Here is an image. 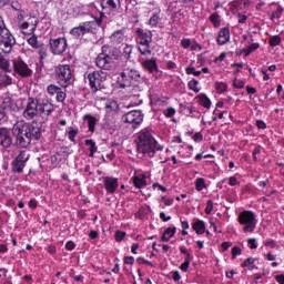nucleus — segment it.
Here are the masks:
<instances>
[{
  "label": "nucleus",
  "instance_id": "49530a36",
  "mask_svg": "<svg viewBox=\"0 0 284 284\" xmlns=\"http://www.w3.org/2000/svg\"><path fill=\"white\" fill-rule=\"evenodd\" d=\"M55 94H57L55 97L57 101H59L60 103H63V101H65L67 94L65 92L61 91V89Z\"/></svg>",
  "mask_w": 284,
  "mask_h": 284
},
{
  "label": "nucleus",
  "instance_id": "72a5a7b5",
  "mask_svg": "<svg viewBox=\"0 0 284 284\" xmlns=\"http://www.w3.org/2000/svg\"><path fill=\"white\" fill-rule=\"evenodd\" d=\"M139 47V52L143 55L146 57V54H152V50H150V44H140Z\"/></svg>",
  "mask_w": 284,
  "mask_h": 284
},
{
  "label": "nucleus",
  "instance_id": "69168bd1",
  "mask_svg": "<svg viewBox=\"0 0 284 284\" xmlns=\"http://www.w3.org/2000/svg\"><path fill=\"white\" fill-rule=\"evenodd\" d=\"M172 275H173V281H175V283H179V281H181V273H179V271H173Z\"/></svg>",
  "mask_w": 284,
  "mask_h": 284
},
{
  "label": "nucleus",
  "instance_id": "20e7f679",
  "mask_svg": "<svg viewBox=\"0 0 284 284\" xmlns=\"http://www.w3.org/2000/svg\"><path fill=\"white\" fill-rule=\"evenodd\" d=\"M72 68L70 64H59L55 67V79L62 88H68L72 83Z\"/></svg>",
  "mask_w": 284,
  "mask_h": 284
},
{
  "label": "nucleus",
  "instance_id": "39448f33",
  "mask_svg": "<svg viewBox=\"0 0 284 284\" xmlns=\"http://www.w3.org/2000/svg\"><path fill=\"white\" fill-rule=\"evenodd\" d=\"M0 37V57L2 54H10L12 48L17 45V39H14V36L10 31H2Z\"/></svg>",
  "mask_w": 284,
  "mask_h": 284
},
{
  "label": "nucleus",
  "instance_id": "412c9836",
  "mask_svg": "<svg viewBox=\"0 0 284 284\" xmlns=\"http://www.w3.org/2000/svg\"><path fill=\"white\" fill-rule=\"evenodd\" d=\"M141 65L143 70H146L148 72H159V67L156 65V58H151L149 60H142Z\"/></svg>",
  "mask_w": 284,
  "mask_h": 284
},
{
  "label": "nucleus",
  "instance_id": "37998d69",
  "mask_svg": "<svg viewBox=\"0 0 284 284\" xmlns=\"http://www.w3.org/2000/svg\"><path fill=\"white\" fill-rule=\"evenodd\" d=\"M164 114L168 119H172V116H174L176 114V109L175 108H168L164 111Z\"/></svg>",
  "mask_w": 284,
  "mask_h": 284
},
{
  "label": "nucleus",
  "instance_id": "de8ad7c7",
  "mask_svg": "<svg viewBox=\"0 0 284 284\" xmlns=\"http://www.w3.org/2000/svg\"><path fill=\"white\" fill-rule=\"evenodd\" d=\"M213 210H214V202L212 200H209L206 202L205 214H212Z\"/></svg>",
  "mask_w": 284,
  "mask_h": 284
},
{
  "label": "nucleus",
  "instance_id": "7c9ffc66",
  "mask_svg": "<svg viewBox=\"0 0 284 284\" xmlns=\"http://www.w3.org/2000/svg\"><path fill=\"white\" fill-rule=\"evenodd\" d=\"M149 24L152 26V28L161 26V17L158 13L153 14L149 20Z\"/></svg>",
  "mask_w": 284,
  "mask_h": 284
},
{
  "label": "nucleus",
  "instance_id": "bb28decb",
  "mask_svg": "<svg viewBox=\"0 0 284 284\" xmlns=\"http://www.w3.org/2000/svg\"><path fill=\"white\" fill-rule=\"evenodd\" d=\"M84 145H87L90 150L89 156L91 159L94 158V153L99 150V148H97V142H94V140H85Z\"/></svg>",
  "mask_w": 284,
  "mask_h": 284
},
{
  "label": "nucleus",
  "instance_id": "4c0bfd02",
  "mask_svg": "<svg viewBox=\"0 0 284 284\" xmlns=\"http://www.w3.org/2000/svg\"><path fill=\"white\" fill-rule=\"evenodd\" d=\"M0 68L4 72H8L10 69V62H8V60H6L3 57H0Z\"/></svg>",
  "mask_w": 284,
  "mask_h": 284
},
{
  "label": "nucleus",
  "instance_id": "bf43d9fd",
  "mask_svg": "<svg viewBox=\"0 0 284 284\" xmlns=\"http://www.w3.org/2000/svg\"><path fill=\"white\" fill-rule=\"evenodd\" d=\"M180 270L187 272V270H190V260H185V262L181 264Z\"/></svg>",
  "mask_w": 284,
  "mask_h": 284
},
{
  "label": "nucleus",
  "instance_id": "f257e3e1",
  "mask_svg": "<svg viewBox=\"0 0 284 284\" xmlns=\"http://www.w3.org/2000/svg\"><path fill=\"white\" fill-rule=\"evenodd\" d=\"M52 112H54V105L50 101L29 98L23 111V118L28 121L40 119V123H45Z\"/></svg>",
  "mask_w": 284,
  "mask_h": 284
},
{
  "label": "nucleus",
  "instance_id": "9d476101",
  "mask_svg": "<svg viewBox=\"0 0 284 284\" xmlns=\"http://www.w3.org/2000/svg\"><path fill=\"white\" fill-rule=\"evenodd\" d=\"M19 123L21 124L22 130H24L26 134L29 135L31 141H39V139H41V136L43 135L41 126L37 125V123Z\"/></svg>",
  "mask_w": 284,
  "mask_h": 284
},
{
  "label": "nucleus",
  "instance_id": "a211bd4d",
  "mask_svg": "<svg viewBox=\"0 0 284 284\" xmlns=\"http://www.w3.org/2000/svg\"><path fill=\"white\" fill-rule=\"evenodd\" d=\"M103 183H104V189L109 194H114V192H116L119 187V179L116 178L106 176L104 178Z\"/></svg>",
  "mask_w": 284,
  "mask_h": 284
},
{
  "label": "nucleus",
  "instance_id": "f8f14e48",
  "mask_svg": "<svg viewBox=\"0 0 284 284\" xmlns=\"http://www.w3.org/2000/svg\"><path fill=\"white\" fill-rule=\"evenodd\" d=\"M13 70L19 74V77H22V79H27L28 77H32V71L30 67L23 60H14L13 61Z\"/></svg>",
  "mask_w": 284,
  "mask_h": 284
},
{
  "label": "nucleus",
  "instance_id": "f3484780",
  "mask_svg": "<svg viewBox=\"0 0 284 284\" xmlns=\"http://www.w3.org/2000/svg\"><path fill=\"white\" fill-rule=\"evenodd\" d=\"M0 145L6 149L12 145V135H10V131L6 128H0Z\"/></svg>",
  "mask_w": 284,
  "mask_h": 284
},
{
  "label": "nucleus",
  "instance_id": "cd10ccee",
  "mask_svg": "<svg viewBox=\"0 0 284 284\" xmlns=\"http://www.w3.org/2000/svg\"><path fill=\"white\" fill-rule=\"evenodd\" d=\"M133 185L138 189L145 187L148 185V182L145 181V178L141 175L133 176Z\"/></svg>",
  "mask_w": 284,
  "mask_h": 284
},
{
  "label": "nucleus",
  "instance_id": "ea45409f",
  "mask_svg": "<svg viewBox=\"0 0 284 284\" xmlns=\"http://www.w3.org/2000/svg\"><path fill=\"white\" fill-rule=\"evenodd\" d=\"M203 187H205V180L203 178H199L195 181V189L197 190V192H201Z\"/></svg>",
  "mask_w": 284,
  "mask_h": 284
},
{
  "label": "nucleus",
  "instance_id": "473e14b6",
  "mask_svg": "<svg viewBox=\"0 0 284 284\" xmlns=\"http://www.w3.org/2000/svg\"><path fill=\"white\" fill-rule=\"evenodd\" d=\"M12 83V78L8 74H1L0 75V85H10Z\"/></svg>",
  "mask_w": 284,
  "mask_h": 284
},
{
  "label": "nucleus",
  "instance_id": "0e129e2a",
  "mask_svg": "<svg viewBox=\"0 0 284 284\" xmlns=\"http://www.w3.org/2000/svg\"><path fill=\"white\" fill-rule=\"evenodd\" d=\"M261 154V148H255L254 150H253V159H254V161H258V155Z\"/></svg>",
  "mask_w": 284,
  "mask_h": 284
},
{
  "label": "nucleus",
  "instance_id": "c9c22d12",
  "mask_svg": "<svg viewBox=\"0 0 284 284\" xmlns=\"http://www.w3.org/2000/svg\"><path fill=\"white\" fill-rule=\"evenodd\" d=\"M268 43L271 48H276V45H281V38L278 36H273L268 39Z\"/></svg>",
  "mask_w": 284,
  "mask_h": 284
},
{
  "label": "nucleus",
  "instance_id": "c756f323",
  "mask_svg": "<svg viewBox=\"0 0 284 284\" xmlns=\"http://www.w3.org/2000/svg\"><path fill=\"white\" fill-rule=\"evenodd\" d=\"M29 31L24 32L26 34H34V30H37V26H39V19L30 18L29 21Z\"/></svg>",
  "mask_w": 284,
  "mask_h": 284
},
{
  "label": "nucleus",
  "instance_id": "ddd939ff",
  "mask_svg": "<svg viewBox=\"0 0 284 284\" xmlns=\"http://www.w3.org/2000/svg\"><path fill=\"white\" fill-rule=\"evenodd\" d=\"M26 163H28V156H26V151H21L12 161L13 172L21 174V172H23V168H26Z\"/></svg>",
  "mask_w": 284,
  "mask_h": 284
},
{
  "label": "nucleus",
  "instance_id": "e2e57ef3",
  "mask_svg": "<svg viewBox=\"0 0 284 284\" xmlns=\"http://www.w3.org/2000/svg\"><path fill=\"white\" fill-rule=\"evenodd\" d=\"M11 8L16 10L17 12H21V4L17 1L11 2Z\"/></svg>",
  "mask_w": 284,
  "mask_h": 284
},
{
  "label": "nucleus",
  "instance_id": "dca6fc26",
  "mask_svg": "<svg viewBox=\"0 0 284 284\" xmlns=\"http://www.w3.org/2000/svg\"><path fill=\"white\" fill-rule=\"evenodd\" d=\"M136 36L139 45H150L152 43V31L138 29Z\"/></svg>",
  "mask_w": 284,
  "mask_h": 284
},
{
  "label": "nucleus",
  "instance_id": "423d86ee",
  "mask_svg": "<svg viewBox=\"0 0 284 284\" xmlns=\"http://www.w3.org/2000/svg\"><path fill=\"white\" fill-rule=\"evenodd\" d=\"M239 223L244 225L243 232H254L256 229V216L252 211H244L239 215Z\"/></svg>",
  "mask_w": 284,
  "mask_h": 284
},
{
  "label": "nucleus",
  "instance_id": "4468645a",
  "mask_svg": "<svg viewBox=\"0 0 284 284\" xmlns=\"http://www.w3.org/2000/svg\"><path fill=\"white\" fill-rule=\"evenodd\" d=\"M84 26V32L91 34H100L101 32V20L94 19L92 21L82 22Z\"/></svg>",
  "mask_w": 284,
  "mask_h": 284
},
{
  "label": "nucleus",
  "instance_id": "aec40b11",
  "mask_svg": "<svg viewBox=\"0 0 284 284\" xmlns=\"http://www.w3.org/2000/svg\"><path fill=\"white\" fill-rule=\"evenodd\" d=\"M95 65L101 70H110L112 62L103 53H100L95 59Z\"/></svg>",
  "mask_w": 284,
  "mask_h": 284
},
{
  "label": "nucleus",
  "instance_id": "a878e982",
  "mask_svg": "<svg viewBox=\"0 0 284 284\" xmlns=\"http://www.w3.org/2000/svg\"><path fill=\"white\" fill-rule=\"evenodd\" d=\"M70 34H72V37H75V39H79V37H83V34H87L84 24L81 23L79 27L71 29Z\"/></svg>",
  "mask_w": 284,
  "mask_h": 284
},
{
  "label": "nucleus",
  "instance_id": "f704fd0d",
  "mask_svg": "<svg viewBox=\"0 0 284 284\" xmlns=\"http://www.w3.org/2000/svg\"><path fill=\"white\" fill-rule=\"evenodd\" d=\"M200 101H201V104L203 105V108L210 109L212 106V101H210V98H207V95H205V94H202L200 97Z\"/></svg>",
  "mask_w": 284,
  "mask_h": 284
},
{
  "label": "nucleus",
  "instance_id": "5701e85b",
  "mask_svg": "<svg viewBox=\"0 0 284 284\" xmlns=\"http://www.w3.org/2000/svg\"><path fill=\"white\" fill-rule=\"evenodd\" d=\"M227 41H230V28H223L220 30L217 43L219 45H225Z\"/></svg>",
  "mask_w": 284,
  "mask_h": 284
},
{
  "label": "nucleus",
  "instance_id": "864d4df0",
  "mask_svg": "<svg viewBox=\"0 0 284 284\" xmlns=\"http://www.w3.org/2000/svg\"><path fill=\"white\" fill-rule=\"evenodd\" d=\"M258 48H261V44H258V43H252V44L248 45V48H247V54H252V52H255V50H258Z\"/></svg>",
  "mask_w": 284,
  "mask_h": 284
},
{
  "label": "nucleus",
  "instance_id": "5fc2aeb1",
  "mask_svg": "<svg viewBox=\"0 0 284 284\" xmlns=\"http://www.w3.org/2000/svg\"><path fill=\"white\" fill-rule=\"evenodd\" d=\"M125 239V232L123 231H118L115 232V241L121 242Z\"/></svg>",
  "mask_w": 284,
  "mask_h": 284
},
{
  "label": "nucleus",
  "instance_id": "a18cd8bd",
  "mask_svg": "<svg viewBox=\"0 0 284 284\" xmlns=\"http://www.w3.org/2000/svg\"><path fill=\"white\" fill-rule=\"evenodd\" d=\"M210 19L214 26H219L221 23V17L219 16V13L211 14Z\"/></svg>",
  "mask_w": 284,
  "mask_h": 284
},
{
  "label": "nucleus",
  "instance_id": "8fccbe9b",
  "mask_svg": "<svg viewBox=\"0 0 284 284\" xmlns=\"http://www.w3.org/2000/svg\"><path fill=\"white\" fill-rule=\"evenodd\" d=\"M132 54V45L126 44L123 49V55L126 59H130V55Z\"/></svg>",
  "mask_w": 284,
  "mask_h": 284
},
{
  "label": "nucleus",
  "instance_id": "6e6552de",
  "mask_svg": "<svg viewBox=\"0 0 284 284\" xmlns=\"http://www.w3.org/2000/svg\"><path fill=\"white\" fill-rule=\"evenodd\" d=\"M88 79L91 85V90H93V92H99V90H102L103 88L106 75L104 72L93 71L88 74Z\"/></svg>",
  "mask_w": 284,
  "mask_h": 284
},
{
  "label": "nucleus",
  "instance_id": "b1692460",
  "mask_svg": "<svg viewBox=\"0 0 284 284\" xmlns=\"http://www.w3.org/2000/svg\"><path fill=\"white\" fill-rule=\"evenodd\" d=\"M174 234H176V226L168 227L164 230V233L161 236V241H163L164 243H168V241H170V239H172Z\"/></svg>",
  "mask_w": 284,
  "mask_h": 284
},
{
  "label": "nucleus",
  "instance_id": "58836bf2",
  "mask_svg": "<svg viewBox=\"0 0 284 284\" xmlns=\"http://www.w3.org/2000/svg\"><path fill=\"white\" fill-rule=\"evenodd\" d=\"M199 80L193 79L189 82V90H193V92H201V89H197Z\"/></svg>",
  "mask_w": 284,
  "mask_h": 284
},
{
  "label": "nucleus",
  "instance_id": "0eeeda50",
  "mask_svg": "<svg viewBox=\"0 0 284 284\" xmlns=\"http://www.w3.org/2000/svg\"><path fill=\"white\" fill-rule=\"evenodd\" d=\"M13 136H16V145L18 148H28L32 140L26 134L24 129L21 126L20 122L16 123L13 126Z\"/></svg>",
  "mask_w": 284,
  "mask_h": 284
},
{
  "label": "nucleus",
  "instance_id": "774afa93",
  "mask_svg": "<svg viewBox=\"0 0 284 284\" xmlns=\"http://www.w3.org/2000/svg\"><path fill=\"white\" fill-rule=\"evenodd\" d=\"M275 278H276L277 283L284 284V275H276Z\"/></svg>",
  "mask_w": 284,
  "mask_h": 284
},
{
  "label": "nucleus",
  "instance_id": "c85d7f7f",
  "mask_svg": "<svg viewBox=\"0 0 284 284\" xmlns=\"http://www.w3.org/2000/svg\"><path fill=\"white\" fill-rule=\"evenodd\" d=\"M84 121H88L89 132H94V128L97 126V118L87 114L83 116Z\"/></svg>",
  "mask_w": 284,
  "mask_h": 284
},
{
  "label": "nucleus",
  "instance_id": "c03bdc74",
  "mask_svg": "<svg viewBox=\"0 0 284 284\" xmlns=\"http://www.w3.org/2000/svg\"><path fill=\"white\" fill-rule=\"evenodd\" d=\"M202 71H196L194 67L186 68V74H194V77H201Z\"/></svg>",
  "mask_w": 284,
  "mask_h": 284
},
{
  "label": "nucleus",
  "instance_id": "09e8293b",
  "mask_svg": "<svg viewBox=\"0 0 284 284\" xmlns=\"http://www.w3.org/2000/svg\"><path fill=\"white\" fill-rule=\"evenodd\" d=\"M60 90H61V88H59L54 84H51L48 87L49 94H58Z\"/></svg>",
  "mask_w": 284,
  "mask_h": 284
},
{
  "label": "nucleus",
  "instance_id": "6e6d98bb",
  "mask_svg": "<svg viewBox=\"0 0 284 284\" xmlns=\"http://www.w3.org/2000/svg\"><path fill=\"white\" fill-rule=\"evenodd\" d=\"M241 254H242L241 247L234 246L232 248V256H233V258H236V256H241Z\"/></svg>",
  "mask_w": 284,
  "mask_h": 284
},
{
  "label": "nucleus",
  "instance_id": "4d7b16f0",
  "mask_svg": "<svg viewBox=\"0 0 284 284\" xmlns=\"http://www.w3.org/2000/svg\"><path fill=\"white\" fill-rule=\"evenodd\" d=\"M234 88L242 89L245 88V82L243 80H234L233 82Z\"/></svg>",
  "mask_w": 284,
  "mask_h": 284
},
{
  "label": "nucleus",
  "instance_id": "7ed1b4c3",
  "mask_svg": "<svg viewBox=\"0 0 284 284\" xmlns=\"http://www.w3.org/2000/svg\"><path fill=\"white\" fill-rule=\"evenodd\" d=\"M141 81H143V77H141V72L136 69H123L120 77H118V85L122 90L132 88L134 83H141Z\"/></svg>",
  "mask_w": 284,
  "mask_h": 284
},
{
  "label": "nucleus",
  "instance_id": "2f4dec72",
  "mask_svg": "<svg viewBox=\"0 0 284 284\" xmlns=\"http://www.w3.org/2000/svg\"><path fill=\"white\" fill-rule=\"evenodd\" d=\"M254 257H247L243 263L242 267H247V270L252 271L254 270Z\"/></svg>",
  "mask_w": 284,
  "mask_h": 284
},
{
  "label": "nucleus",
  "instance_id": "393cba45",
  "mask_svg": "<svg viewBox=\"0 0 284 284\" xmlns=\"http://www.w3.org/2000/svg\"><path fill=\"white\" fill-rule=\"evenodd\" d=\"M192 227L196 234H205V222L203 220L195 221Z\"/></svg>",
  "mask_w": 284,
  "mask_h": 284
},
{
  "label": "nucleus",
  "instance_id": "a19ab883",
  "mask_svg": "<svg viewBox=\"0 0 284 284\" xmlns=\"http://www.w3.org/2000/svg\"><path fill=\"white\" fill-rule=\"evenodd\" d=\"M77 134H79V130L77 129H70L68 139H70L73 143H77Z\"/></svg>",
  "mask_w": 284,
  "mask_h": 284
},
{
  "label": "nucleus",
  "instance_id": "3c124183",
  "mask_svg": "<svg viewBox=\"0 0 284 284\" xmlns=\"http://www.w3.org/2000/svg\"><path fill=\"white\" fill-rule=\"evenodd\" d=\"M136 263H139V265H150L151 267L154 266V264H152V262H150L143 257H138Z\"/></svg>",
  "mask_w": 284,
  "mask_h": 284
},
{
  "label": "nucleus",
  "instance_id": "9b49d317",
  "mask_svg": "<svg viewBox=\"0 0 284 284\" xmlns=\"http://www.w3.org/2000/svg\"><path fill=\"white\" fill-rule=\"evenodd\" d=\"M49 44L53 54H63L68 48V40L65 38L50 39Z\"/></svg>",
  "mask_w": 284,
  "mask_h": 284
},
{
  "label": "nucleus",
  "instance_id": "052dcab7",
  "mask_svg": "<svg viewBox=\"0 0 284 284\" xmlns=\"http://www.w3.org/2000/svg\"><path fill=\"white\" fill-rule=\"evenodd\" d=\"M20 28L21 30H23V34H26V32H30V30H28V28H30V22H20Z\"/></svg>",
  "mask_w": 284,
  "mask_h": 284
},
{
  "label": "nucleus",
  "instance_id": "6ab92c4d",
  "mask_svg": "<svg viewBox=\"0 0 284 284\" xmlns=\"http://www.w3.org/2000/svg\"><path fill=\"white\" fill-rule=\"evenodd\" d=\"M105 58H108L111 63H114L116 59H119V49L116 48H110L108 45L102 47V52H101Z\"/></svg>",
  "mask_w": 284,
  "mask_h": 284
},
{
  "label": "nucleus",
  "instance_id": "338daca9",
  "mask_svg": "<svg viewBox=\"0 0 284 284\" xmlns=\"http://www.w3.org/2000/svg\"><path fill=\"white\" fill-rule=\"evenodd\" d=\"M248 245H250L251 250H256V247H257L256 239H248Z\"/></svg>",
  "mask_w": 284,
  "mask_h": 284
},
{
  "label": "nucleus",
  "instance_id": "2eb2a0df",
  "mask_svg": "<svg viewBox=\"0 0 284 284\" xmlns=\"http://www.w3.org/2000/svg\"><path fill=\"white\" fill-rule=\"evenodd\" d=\"M121 6V0H101V7L103 12L110 14V12H116Z\"/></svg>",
  "mask_w": 284,
  "mask_h": 284
},
{
  "label": "nucleus",
  "instance_id": "1a4fd4ad",
  "mask_svg": "<svg viewBox=\"0 0 284 284\" xmlns=\"http://www.w3.org/2000/svg\"><path fill=\"white\" fill-rule=\"evenodd\" d=\"M124 123H131L132 128L136 130L143 123V112L141 110H133L122 116Z\"/></svg>",
  "mask_w": 284,
  "mask_h": 284
},
{
  "label": "nucleus",
  "instance_id": "13d9d810",
  "mask_svg": "<svg viewBox=\"0 0 284 284\" xmlns=\"http://www.w3.org/2000/svg\"><path fill=\"white\" fill-rule=\"evenodd\" d=\"M40 59H45L48 57V50L43 48V44H41L40 50H39Z\"/></svg>",
  "mask_w": 284,
  "mask_h": 284
},
{
  "label": "nucleus",
  "instance_id": "f03ea898",
  "mask_svg": "<svg viewBox=\"0 0 284 284\" xmlns=\"http://www.w3.org/2000/svg\"><path fill=\"white\" fill-rule=\"evenodd\" d=\"M136 152L142 154V156H149L152 159L156 154V150H163V145H158L156 139L152 136L150 130H142L135 139Z\"/></svg>",
  "mask_w": 284,
  "mask_h": 284
},
{
  "label": "nucleus",
  "instance_id": "4be33fe9",
  "mask_svg": "<svg viewBox=\"0 0 284 284\" xmlns=\"http://www.w3.org/2000/svg\"><path fill=\"white\" fill-rule=\"evenodd\" d=\"M111 41L115 45H120V43H123V41H125V30L120 29V30L113 32L111 36Z\"/></svg>",
  "mask_w": 284,
  "mask_h": 284
},
{
  "label": "nucleus",
  "instance_id": "e433bc0d",
  "mask_svg": "<svg viewBox=\"0 0 284 284\" xmlns=\"http://www.w3.org/2000/svg\"><path fill=\"white\" fill-rule=\"evenodd\" d=\"M29 45H32V48H41V43H39L38 38L33 34L28 39Z\"/></svg>",
  "mask_w": 284,
  "mask_h": 284
},
{
  "label": "nucleus",
  "instance_id": "680f3d73",
  "mask_svg": "<svg viewBox=\"0 0 284 284\" xmlns=\"http://www.w3.org/2000/svg\"><path fill=\"white\" fill-rule=\"evenodd\" d=\"M191 44H192V42L190 41V39H182V41H181V45L185 50H187V48H190Z\"/></svg>",
  "mask_w": 284,
  "mask_h": 284
},
{
  "label": "nucleus",
  "instance_id": "79ce46f5",
  "mask_svg": "<svg viewBox=\"0 0 284 284\" xmlns=\"http://www.w3.org/2000/svg\"><path fill=\"white\" fill-rule=\"evenodd\" d=\"M282 14H283V7L278 6L277 9L272 13V20L281 19Z\"/></svg>",
  "mask_w": 284,
  "mask_h": 284
},
{
  "label": "nucleus",
  "instance_id": "603ef678",
  "mask_svg": "<svg viewBox=\"0 0 284 284\" xmlns=\"http://www.w3.org/2000/svg\"><path fill=\"white\" fill-rule=\"evenodd\" d=\"M3 32H10V30H8V28L6 27V22L3 21V17L0 16V34H2Z\"/></svg>",
  "mask_w": 284,
  "mask_h": 284
}]
</instances>
